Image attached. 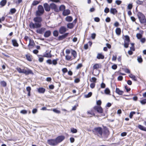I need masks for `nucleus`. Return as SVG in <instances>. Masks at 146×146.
Here are the masks:
<instances>
[{"mask_svg":"<svg viewBox=\"0 0 146 146\" xmlns=\"http://www.w3.org/2000/svg\"><path fill=\"white\" fill-rule=\"evenodd\" d=\"M95 84L94 83H91L90 85V87L92 88H93L95 86Z\"/></svg>","mask_w":146,"mask_h":146,"instance_id":"obj_61","label":"nucleus"},{"mask_svg":"<svg viewBox=\"0 0 146 146\" xmlns=\"http://www.w3.org/2000/svg\"><path fill=\"white\" fill-rule=\"evenodd\" d=\"M97 58L98 59H103L104 58V56L101 54L98 53L97 55Z\"/></svg>","mask_w":146,"mask_h":146,"instance_id":"obj_21","label":"nucleus"},{"mask_svg":"<svg viewBox=\"0 0 146 146\" xmlns=\"http://www.w3.org/2000/svg\"><path fill=\"white\" fill-rule=\"evenodd\" d=\"M64 38H65L63 35L60 36L58 37V40H62Z\"/></svg>","mask_w":146,"mask_h":146,"instance_id":"obj_54","label":"nucleus"},{"mask_svg":"<svg viewBox=\"0 0 146 146\" xmlns=\"http://www.w3.org/2000/svg\"><path fill=\"white\" fill-rule=\"evenodd\" d=\"M138 127L142 130L146 131V128L141 125H138Z\"/></svg>","mask_w":146,"mask_h":146,"instance_id":"obj_25","label":"nucleus"},{"mask_svg":"<svg viewBox=\"0 0 146 146\" xmlns=\"http://www.w3.org/2000/svg\"><path fill=\"white\" fill-rule=\"evenodd\" d=\"M117 66L116 64H114L112 66L111 68L112 69L115 70L117 68Z\"/></svg>","mask_w":146,"mask_h":146,"instance_id":"obj_60","label":"nucleus"},{"mask_svg":"<svg viewBox=\"0 0 146 146\" xmlns=\"http://www.w3.org/2000/svg\"><path fill=\"white\" fill-rule=\"evenodd\" d=\"M71 132L73 133H77V129L74 128H72L71 129Z\"/></svg>","mask_w":146,"mask_h":146,"instance_id":"obj_40","label":"nucleus"},{"mask_svg":"<svg viewBox=\"0 0 146 146\" xmlns=\"http://www.w3.org/2000/svg\"><path fill=\"white\" fill-rule=\"evenodd\" d=\"M27 70L24 68L23 69H21V68L17 67L16 68V70L19 73H23L26 75H28L30 74H33L32 71L30 69L26 68Z\"/></svg>","mask_w":146,"mask_h":146,"instance_id":"obj_3","label":"nucleus"},{"mask_svg":"<svg viewBox=\"0 0 146 146\" xmlns=\"http://www.w3.org/2000/svg\"><path fill=\"white\" fill-rule=\"evenodd\" d=\"M136 37L138 39H140L142 37V35L140 33H137L136 35Z\"/></svg>","mask_w":146,"mask_h":146,"instance_id":"obj_50","label":"nucleus"},{"mask_svg":"<svg viewBox=\"0 0 146 146\" xmlns=\"http://www.w3.org/2000/svg\"><path fill=\"white\" fill-rule=\"evenodd\" d=\"M135 112L134 111H132L130 113L129 115V117L130 118H132L133 115L135 114Z\"/></svg>","mask_w":146,"mask_h":146,"instance_id":"obj_42","label":"nucleus"},{"mask_svg":"<svg viewBox=\"0 0 146 146\" xmlns=\"http://www.w3.org/2000/svg\"><path fill=\"white\" fill-rule=\"evenodd\" d=\"M132 7V4H129L127 6V8L128 9L130 10L131 9Z\"/></svg>","mask_w":146,"mask_h":146,"instance_id":"obj_56","label":"nucleus"},{"mask_svg":"<svg viewBox=\"0 0 146 146\" xmlns=\"http://www.w3.org/2000/svg\"><path fill=\"white\" fill-rule=\"evenodd\" d=\"M37 110L36 109H33L32 111V112L33 114H35L37 112Z\"/></svg>","mask_w":146,"mask_h":146,"instance_id":"obj_63","label":"nucleus"},{"mask_svg":"<svg viewBox=\"0 0 146 146\" xmlns=\"http://www.w3.org/2000/svg\"><path fill=\"white\" fill-rule=\"evenodd\" d=\"M38 91L39 93L43 94L45 92V89L43 88H39L38 89Z\"/></svg>","mask_w":146,"mask_h":146,"instance_id":"obj_16","label":"nucleus"},{"mask_svg":"<svg viewBox=\"0 0 146 146\" xmlns=\"http://www.w3.org/2000/svg\"><path fill=\"white\" fill-rule=\"evenodd\" d=\"M67 29L64 27H62L59 29V33L61 34H62L66 32Z\"/></svg>","mask_w":146,"mask_h":146,"instance_id":"obj_10","label":"nucleus"},{"mask_svg":"<svg viewBox=\"0 0 146 146\" xmlns=\"http://www.w3.org/2000/svg\"><path fill=\"white\" fill-rule=\"evenodd\" d=\"M109 130L107 129H105L104 131L103 137H107L109 135Z\"/></svg>","mask_w":146,"mask_h":146,"instance_id":"obj_12","label":"nucleus"},{"mask_svg":"<svg viewBox=\"0 0 146 146\" xmlns=\"http://www.w3.org/2000/svg\"><path fill=\"white\" fill-rule=\"evenodd\" d=\"M88 113L90 114L91 115H93L94 116L95 115V114L94 113L93 111L91 110L88 111Z\"/></svg>","mask_w":146,"mask_h":146,"instance_id":"obj_44","label":"nucleus"},{"mask_svg":"<svg viewBox=\"0 0 146 146\" xmlns=\"http://www.w3.org/2000/svg\"><path fill=\"white\" fill-rule=\"evenodd\" d=\"M43 6L46 11H49L50 10V5H49L48 3H44L43 5Z\"/></svg>","mask_w":146,"mask_h":146,"instance_id":"obj_8","label":"nucleus"},{"mask_svg":"<svg viewBox=\"0 0 146 146\" xmlns=\"http://www.w3.org/2000/svg\"><path fill=\"white\" fill-rule=\"evenodd\" d=\"M129 76L130 78H132L133 80L134 81H136L137 80V79L134 75H133L132 74H131L129 75Z\"/></svg>","mask_w":146,"mask_h":146,"instance_id":"obj_34","label":"nucleus"},{"mask_svg":"<svg viewBox=\"0 0 146 146\" xmlns=\"http://www.w3.org/2000/svg\"><path fill=\"white\" fill-rule=\"evenodd\" d=\"M94 133L95 135H97L100 138H103L102 135L103 130L102 128L100 127L95 128L93 130Z\"/></svg>","mask_w":146,"mask_h":146,"instance_id":"obj_2","label":"nucleus"},{"mask_svg":"<svg viewBox=\"0 0 146 146\" xmlns=\"http://www.w3.org/2000/svg\"><path fill=\"white\" fill-rule=\"evenodd\" d=\"M137 60L138 62L140 63H141L143 61L142 59L141 56H140V57L138 56Z\"/></svg>","mask_w":146,"mask_h":146,"instance_id":"obj_38","label":"nucleus"},{"mask_svg":"<svg viewBox=\"0 0 146 146\" xmlns=\"http://www.w3.org/2000/svg\"><path fill=\"white\" fill-rule=\"evenodd\" d=\"M59 9L61 11H63L65 9V6L64 5H61L60 6Z\"/></svg>","mask_w":146,"mask_h":146,"instance_id":"obj_41","label":"nucleus"},{"mask_svg":"<svg viewBox=\"0 0 146 146\" xmlns=\"http://www.w3.org/2000/svg\"><path fill=\"white\" fill-rule=\"evenodd\" d=\"M93 69L100 68H101V65L98 64H96L93 66Z\"/></svg>","mask_w":146,"mask_h":146,"instance_id":"obj_22","label":"nucleus"},{"mask_svg":"<svg viewBox=\"0 0 146 146\" xmlns=\"http://www.w3.org/2000/svg\"><path fill=\"white\" fill-rule=\"evenodd\" d=\"M48 143L52 146H55L57 145L55 139H50L47 140Z\"/></svg>","mask_w":146,"mask_h":146,"instance_id":"obj_5","label":"nucleus"},{"mask_svg":"<svg viewBox=\"0 0 146 146\" xmlns=\"http://www.w3.org/2000/svg\"><path fill=\"white\" fill-rule=\"evenodd\" d=\"M123 77L122 76H119L117 78V80L119 81H121L123 79Z\"/></svg>","mask_w":146,"mask_h":146,"instance_id":"obj_59","label":"nucleus"},{"mask_svg":"<svg viewBox=\"0 0 146 146\" xmlns=\"http://www.w3.org/2000/svg\"><path fill=\"white\" fill-rule=\"evenodd\" d=\"M94 109L98 112L102 113L103 112V110L101 107L100 106H96L94 107Z\"/></svg>","mask_w":146,"mask_h":146,"instance_id":"obj_7","label":"nucleus"},{"mask_svg":"<svg viewBox=\"0 0 146 146\" xmlns=\"http://www.w3.org/2000/svg\"><path fill=\"white\" fill-rule=\"evenodd\" d=\"M115 32L117 35H119L121 33V30L120 28H117L116 29Z\"/></svg>","mask_w":146,"mask_h":146,"instance_id":"obj_29","label":"nucleus"},{"mask_svg":"<svg viewBox=\"0 0 146 146\" xmlns=\"http://www.w3.org/2000/svg\"><path fill=\"white\" fill-rule=\"evenodd\" d=\"M71 54L73 56L74 58L76 57L77 53L76 51L75 50H72Z\"/></svg>","mask_w":146,"mask_h":146,"instance_id":"obj_28","label":"nucleus"},{"mask_svg":"<svg viewBox=\"0 0 146 146\" xmlns=\"http://www.w3.org/2000/svg\"><path fill=\"white\" fill-rule=\"evenodd\" d=\"M109 9L107 8L106 7L104 9V11L106 13H108L109 12Z\"/></svg>","mask_w":146,"mask_h":146,"instance_id":"obj_55","label":"nucleus"},{"mask_svg":"<svg viewBox=\"0 0 146 146\" xmlns=\"http://www.w3.org/2000/svg\"><path fill=\"white\" fill-rule=\"evenodd\" d=\"M51 32L50 31H46L44 34V36L46 38L49 37L51 35Z\"/></svg>","mask_w":146,"mask_h":146,"instance_id":"obj_13","label":"nucleus"},{"mask_svg":"<svg viewBox=\"0 0 146 146\" xmlns=\"http://www.w3.org/2000/svg\"><path fill=\"white\" fill-rule=\"evenodd\" d=\"M40 55H38V56L39 58L38 60L40 62H42L44 58L42 57H39Z\"/></svg>","mask_w":146,"mask_h":146,"instance_id":"obj_53","label":"nucleus"},{"mask_svg":"<svg viewBox=\"0 0 146 146\" xmlns=\"http://www.w3.org/2000/svg\"><path fill=\"white\" fill-rule=\"evenodd\" d=\"M53 35L55 36H57L58 35V33L57 31L55 30L53 32Z\"/></svg>","mask_w":146,"mask_h":146,"instance_id":"obj_39","label":"nucleus"},{"mask_svg":"<svg viewBox=\"0 0 146 146\" xmlns=\"http://www.w3.org/2000/svg\"><path fill=\"white\" fill-rule=\"evenodd\" d=\"M7 3L6 0H2L0 3V4L2 7L4 6Z\"/></svg>","mask_w":146,"mask_h":146,"instance_id":"obj_30","label":"nucleus"},{"mask_svg":"<svg viewBox=\"0 0 146 146\" xmlns=\"http://www.w3.org/2000/svg\"><path fill=\"white\" fill-rule=\"evenodd\" d=\"M52 110L55 113H60V111H59V110H58L54 109Z\"/></svg>","mask_w":146,"mask_h":146,"instance_id":"obj_47","label":"nucleus"},{"mask_svg":"<svg viewBox=\"0 0 146 146\" xmlns=\"http://www.w3.org/2000/svg\"><path fill=\"white\" fill-rule=\"evenodd\" d=\"M44 12V10L42 6L39 5L38 7V10L36 11V15L37 16H40L42 15Z\"/></svg>","mask_w":146,"mask_h":146,"instance_id":"obj_4","label":"nucleus"},{"mask_svg":"<svg viewBox=\"0 0 146 146\" xmlns=\"http://www.w3.org/2000/svg\"><path fill=\"white\" fill-rule=\"evenodd\" d=\"M105 93L107 94H109L110 93V91L108 88H106L104 90Z\"/></svg>","mask_w":146,"mask_h":146,"instance_id":"obj_35","label":"nucleus"},{"mask_svg":"<svg viewBox=\"0 0 146 146\" xmlns=\"http://www.w3.org/2000/svg\"><path fill=\"white\" fill-rule=\"evenodd\" d=\"M105 21H106V22L108 23V22H110V21H111V19H110V17H107Z\"/></svg>","mask_w":146,"mask_h":146,"instance_id":"obj_62","label":"nucleus"},{"mask_svg":"<svg viewBox=\"0 0 146 146\" xmlns=\"http://www.w3.org/2000/svg\"><path fill=\"white\" fill-rule=\"evenodd\" d=\"M64 139V136H58L55 139L58 144V143L62 141Z\"/></svg>","mask_w":146,"mask_h":146,"instance_id":"obj_6","label":"nucleus"},{"mask_svg":"<svg viewBox=\"0 0 146 146\" xmlns=\"http://www.w3.org/2000/svg\"><path fill=\"white\" fill-rule=\"evenodd\" d=\"M136 3L138 5H142L143 3V1L139 0H137Z\"/></svg>","mask_w":146,"mask_h":146,"instance_id":"obj_36","label":"nucleus"},{"mask_svg":"<svg viewBox=\"0 0 146 146\" xmlns=\"http://www.w3.org/2000/svg\"><path fill=\"white\" fill-rule=\"evenodd\" d=\"M26 57L27 59L29 61H32V59L31 56L29 54H26Z\"/></svg>","mask_w":146,"mask_h":146,"instance_id":"obj_33","label":"nucleus"},{"mask_svg":"<svg viewBox=\"0 0 146 146\" xmlns=\"http://www.w3.org/2000/svg\"><path fill=\"white\" fill-rule=\"evenodd\" d=\"M50 8L54 10L56 12H58V10L57 7L56 5L54 3H52L50 5Z\"/></svg>","mask_w":146,"mask_h":146,"instance_id":"obj_9","label":"nucleus"},{"mask_svg":"<svg viewBox=\"0 0 146 146\" xmlns=\"http://www.w3.org/2000/svg\"><path fill=\"white\" fill-rule=\"evenodd\" d=\"M125 39L124 42H129L130 41V39L129 36L127 35H126L125 36Z\"/></svg>","mask_w":146,"mask_h":146,"instance_id":"obj_31","label":"nucleus"},{"mask_svg":"<svg viewBox=\"0 0 146 146\" xmlns=\"http://www.w3.org/2000/svg\"><path fill=\"white\" fill-rule=\"evenodd\" d=\"M96 78L93 77L91 78V80H90L91 82H96Z\"/></svg>","mask_w":146,"mask_h":146,"instance_id":"obj_52","label":"nucleus"},{"mask_svg":"<svg viewBox=\"0 0 146 146\" xmlns=\"http://www.w3.org/2000/svg\"><path fill=\"white\" fill-rule=\"evenodd\" d=\"M51 54H50V53H46L44 54L43 56L47 58H50L51 57Z\"/></svg>","mask_w":146,"mask_h":146,"instance_id":"obj_27","label":"nucleus"},{"mask_svg":"<svg viewBox=\"0 0 146 146\" xmlns=\"http://www.w3.org/2000/svg\"><path fill=\"white\" fill-rule=\"evenodd\" d=\"M140 103L142 105L145 104L146 103V99H145L141 101Z\"/></svg>","mask_w":146,"mask_h":146,"instance_id":"obj_48","label":"nucleus"},{"mask_svg":"<svg viewBox=\"0 0 146 146\" xmlns=\"http://www.w3.org/2000/svg\"><path fill=\"white\" fill-rule=\"evenodd\" d=\"M33 20L35 23L31 22L29 24V26L31 29H38L41 27L42 19L41 17H36L34 18Z\"/></svg>","mask_w":146,"mask_h":146,"instance_id":"obj_1","label":"nucleus"},{"mask_svg":"<svg viewBox=\"0 0 146 146\" xmlns=\"http://www.w3.org/2000/svg\"><path fill=\"white\" fill-rule=\"evenodd\" d=\"M45 30V28L44 27L41 28L40 29H37L36 30V32L40 34H42Z\"/></svg>","mask_w":146,"mask_h":146,"instance_id":"obj_11","label":"nucleus"},{"mask_svg":"<svg viewBox=\"0 0 146 146\" xmlns=\"http://www.w3.org/2000/svg\"><path fill=\"white\" fill-rule=\"evenodd\" d=\"M70 13V11L69 9L64 10L63 12V15L64 16L67 15Z\"/></svg>","mask_w":146,"mask_h":146,"instance_id":"obj_15","label":"nucleus"},{"mask_svg":"<svg viewBox=\"0 0 146 146\" xmlns=\"http://www.w3.org/2000/svg\"><path fill=\"white\" fill-rule=\"evenodd\" d=\"M74 25L73 24V23H69L67 24V27L70 29H72L74 26Z\"/></svg>","mask_w":146,"mask_h":146,"instance_id":"obj_19","label":"nucleus"},{"mask_svg":"<svg viewBox=\"0 0 146 146\" xmlns=\"http://www.w3.org/2000/svg\"><path fill=\"white\" fill-rule=\"evenodd\" d=\"M121 1L119 0H116L115 1V3L117 5H119L121 3Z\"/></svg>","mask_w":146,"mask_h":146,"instance_id":"obj_57","label":"nucleus"},{"mask_svg":"<svg viewBox=\"0 0 146 146\" xmlns=\"http://www.w3.org/2000/svg\"><path fill=\"white\" fill-rule=\"evenodd\" d=\"M139 20L141 23L143 24L146 23V20L145 16L143 17L142 18H141Z\"/></svg>","mask_w":146,"mask_h":146,"instance_id":"obj_17","label":"nucleus"},{"mask_svg":"<svg viewBox=\"0 0 146 146\" xmlns=\"http://www.w3.org/2000/svg\"><path fill=\"white\" fill-rule=\"evenodd\" d=\"M39 2L37 1H34L32 3V5L33 6H35L38 4Z\"/></svg>","mask_w":146,"mask_h":146,"instance_id":"obj_37","label":"nucleus"},{"mask_svg":"<svg viewBox=\"0 0 146 146\" xmlns=\"http://www.w3.org/2000/svg\"><path fill=\"white\" fill-rule=\"evenodd\" d=\"M66 20L68 22H70L72 21V18L71 16H68L66 17Z\"/></svg>","mask_w":146,"mask_h":146,"instance_id":"obj_26","label":"nucleus"},{"mask_svg":"<svg viewBox=\"0 0 146 146\" xmlns=\"http://www.w3.org/2000/svg\"><path fill=\"white\" fill-rule=\"evenodd\" d=\"M137 16L139 19H141V18H143V17L145 16V15L139 12L137 14Z\"/></svg>","mask_w":146,"mask_h":146,"instance_id":"obj_24","label":"nucleus"},{"mask_svg":"<svg viewBox=\"0 0 146 146\" xmlns=\"http://www.w3.org/2000/svg\"><path fill=\"white\" fill-rule=\"evenodd\" d=\"M71 58V56L68 55H67L65 56V59L68 60H70Z\"/></svg>","mask_w":146,"mask_h":146,"instance_id":"obj_46","label":"nucleus"},{"mask_svg":"<svg viewBox=\"0 0 146 146\" xmlns=\"http://www.w3.org/2000/svg\"><path fill=\"white\" fill-rule=\"evenodd\" d=\"M16 11V9L15 8H13L11 9L9 13V14H12L15 13Z\"/></svg>","mask_w":146,"mask_h":146,"instance_id":"obj_32","label":"nucleus"},{"mask_svg":"<svg viewBox=\"0 0 146 146\" xmlns=\"http://www.w3.org/2000/svg\"><path fill=\"white\" fill-rule=\"evenodd\" d=\"M92 93L91 92H89L88 94L85 96L86 98H88L90 97L92 95Z\"/></svg>","mask_w":146,"mask_h":146,"instance_id":"obj_51","label":"nucleus"},{"mask_svg":"<svg viewBox=\"0 0 146 146\" xmlns=\"http://www.w3.org/2000/svg\"><path fill=\"white\" fill-rule=\"evenodd\" d=\"M137 16L139 19H141V18H143V17L145 16V15L139 12L137 14Z\"/></svg>","mask_w":146,"mask_h":146,"instance_id":"obj_23","label":"nucleus"},{"mask_svg":"<svg viewBox=\"0 0 146 146\" xmlns=\"http://www.w3.org/2000/svg\"><path fill=\"white\" fill-rule=\"evenodd\" d=\"M12 42L13 45L15 47H18L19 46V44L18 43L17 40L15 39H13L12 40Z\"/></svg>","mask_w":146,"mask_h":146,"instance_id":"obj_14","label":"nucleus"},{"mask_svg":"<svg viewBox=\"0 0 146 146\" xmlns=\"http://www.w3.org/2000/svg\"><path fill=\"white\" fill-rule=\"evenodd\" d=\"M1 85L5 87L6 86V83L4 81H1Z\"/></svg>","mask_w":146,"mask_h":146,"instance_id":"obj_45","label":"nucleus"},{"mask_svg":"<svg viewBox=\"0 0 146 146\" xmlns=\"http://www.w3.org/2000/svg\"><path fill=\"white\" fill-rule=\"evenodd\" d=\"M58 60V59H54L52 60V63L54 65H56L57 64V61Z\"/></svg>","mask_w":146,"mask_h":146,"instance_id":"obj_43","label":"nucleus"},{"mask_svg":"<svg viewBox=\"0 0 146 146\" xmlns=\"http://www.w3.org/2000/svg\"><path fill=\"white\" fill-rule=\"evenodd\" d=\"M116 92L119 95H122L124 92L123 91L120 90L118 88H116Z\"/></svg>","mask_w":146,"mask_h":146,"instance_id":"obj_20","label":"nucleus"},{"mask_svg":"<svg viewBox=\"0 0 146 146\" xmlns=\"http://www.w3.org/2000/svg\"><path fill=\"white\" fill-rule=\"evenodd\" d=\"M129 42H124V46L125 48H127L128 47Z\"/></svg>","mask_w":146,"mask_h":146,"instance_id":"obj_49","label":"nucleus"},{"mask_svg":"<svg viewBox=\"0 0 146 146\" xmlns=\"http://www.w3.org/2000/svg\"><path fill=\"white\" fill-rule=\"evenodd\" d=\"M96 36V34L94 33L92 34L91 37L92 39H94L95 38Z\"/></svg>","mask_w":146,"mask_h":146,"instance_id":"obj_64","label":"nucleus"},{"mask_svg":"<svg viewBox=\"0 0 146 146\" xmlns=\"http://www.w3.org/2000/svg\"><path fill=\"white\" fill-rule=\"evenodd\" d=\"M110 12L111 13L115 15L117 12V11L116 9L115 8H111L110 10Z\"/></svg>","mask_w":146,"mask_h":146,"instance_id":"obj_18","label":"nucleus"},{"mask_svg":"<svg viewBox=\"0 0 146 146\" xmlns=\"http://www.w3.org/2000/svg\"><path fill=\"white\" fill-rule=\"evenodd\" d=\"M62 71L64 73H66L68 71L67 69L66 68H63L62 70Z\"/></svg>","mask_w":146,"mask_h":146,"instance_id":"obj_58","label":"nucleus"}]
</instances>
